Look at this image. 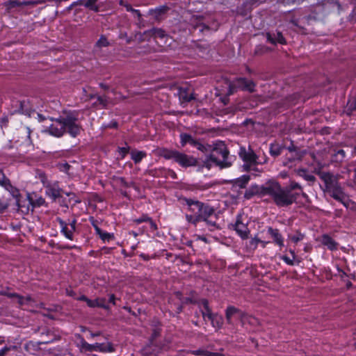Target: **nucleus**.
Wrapping results in <instances>:
<instances>
[{
  "instance_id": "nucleus-1",
  "label": "nucleus",
  "mask_w": 356,
  "mask_h": 356,
  "mask_svg": "<svg viewBox=\"0 0 356 356\" xmlns=\"http://www.w3.org/2000/svg\"><path fill=\"white\" fill-rule=\"evenodd\" d=\"M261 193L272 197L273 202L278 207H286L293 204L297 198L298 194L291 192L290 190L283 188L276 181L267 183L261 188Z\"/></svg>"
},
{
  "instance_id": "nucleus-2",
  "label": "nucleus",
  "mask_w": 356,
  "mask_h": 356,
  "mask_svg": "<svg viewBox=\"0 0 356 356\" xmlns=\"http://www.w3.org/2000/svg\"><path fill=\"white\" fill-rule=\"evenodd\" d=\"M321 178L325 182L327 193L335 200L340 201L345 207H348L350 200L336 181L335 177L330 173H324L322 175Z\"/></svg>"
},
{
  "instance_id": "nucleus-3",
  "label": "nucleus",
  "mask_w": 356,
  "mask_h": 356,
  "mask_svg": "<svg viewBox=\"0 0 356 356\" xmlns=\"http://www.w3.org/2000/svg\"><path fill=\"white\" fill-rule=\"evenodd\" d=\"M77 337L79 339V341L77 342L76 346L82 353L93 351L112 353L114 351V348L110 342L90 344L87 343L80 334H78Z\"/></svg>"
},
{
  "instance_id": "nucleus-4",
  "label": "nucleus",
  "mask_w": 356,
  "mask_h": 356,
  "mask_svg": "<svg viewBox=\"0 0 356 356\" xmlns=\"http://www.w3.org/2000/svg\"><path fill=\"white\" fill-rule=\"evenodd\" d=\"M62 119L63 124H65V132L67 131L72 137H76L80 134L82 127L78 120V114L76 113H69L65 117H63Z\"/></svg>"
},
{
  "instance_id": "nucleus-5",
  "label": "nucleus",
  "mask_w": 356,
  "mask_h": 356,
  "mask_svg": "<svg viewBox=\"0 0 356 356\" xmlns=\"http://www.w3.org/2000/svg\"><path fill=\"white\" fill-rule=\"evenodd\" d=\"M163 156L167 159L173 160L183 167L193 166L197 163L195 158L177 151H166L164 152Z\"/></svg>"
},
{
  "instance_id": "nucleus-6",
  "label": "nucleus",
  "mask_w": 356,
  "mask_h": 356,
  "mask_svg": "<svg viewBox=\"0 0 356 356\" xmlns=\"http://www.w3.org/2000/svg\"><path fill=\"white\" fill-rule=\"evenodd\" d=\"M186 202L191 213H186V218L188 222L195 225L197 222L200 221L199 216L202 213L203 204L192 200H187Z\"/></svg>"
},
{
  "instance_id": "nucleus-7",
  "label": "nucleus",
  "mask_w": 356,
  "mask_h": 356,
  "mask_svg": "<svg viewBox=\"0 0 356 356\" xmlns=\"http://www.w3.org/2000/svg\"><path fill=\"white\" fill-rule=\"evenodd\" d=\"M218 147L216 148L211 154V157L222 168L229 166V163L226 161L228 156V152L225 144L220 143L218 144Z\"/></svg>"
},
{
  "instance_id": "nucleus-8",
  "label": "nucleus",
  "mask_w": 356,
  "mask_h": 356,
  "mask_svg": "<svg viewBox=\"0 0 356 356\" xmlns=\"http://www.w3.org/2000/svg\"><path fill=\"white\" fill-rule=\"evenodd\" d=\"M227 84L228 85L229 88L227 92V95H229L234 92L235 88L250 92L253 91L254 88V84L252 81L243 78L237 79L232 83H227Z\"/></svg>"
},
{
  "instance_id": "nucleus-9",
  "label": "nucleus",
  "mask_w": 356,
  "mask_h": 356,
  "mask_svg": "<svg viewBox=\"0 0 356 356\" xmlns=\"http://www.w3.org/2000/svg\"><path fill=\"white\" fill-rule=\"evenodd\" d=\"M45 132L55 136L60 137L65 133V124H63L62 118L51 120L49 126L44 127Z\"/></svg>"
},
{
  "instance_id": "nucleus-10",
  "label": "nucleus",
  "mask_w": 356,
  "mask_h": 356,
  "mask_svg": "<svg viewBox=\"0 0 356 356\" xmlns=\"http://www.w3.org/2000/svg\"><path fill=\"white\" fill-rule=\"evenodd\" d=\"M41 181L46 188V194L52 200L60 196V188L57 181L49 182L44 175H41Z\"/></svg>"
},
{
  "instance_id": "nucleus-11",
  "label": "nucleus",
  "mask_w": 356,
  "mask_h": 356,
  "mask_svg": "<svg viewBox=\"0 0 356 356\" xmlns=\"http://www.w3.org/2000/svg\"><path fill=\"white\" fill-rule=\"evenodd\" d=\"M60 227V232L69 240H73L74 232L75 231L76 220H72L70 223H66L60 218L58 219Z\"/></svg>"
},
{
  "instance_id": "nucleus-12",
  "label": "nucleus",
  "mask_w": 356,
  "mask_h": 356,
  "mask_svg": "<svg viewBox=\"0 0 356 356\" xmlns=\"http://www.w3.org/2000/svg\"><path fill=\"white\" fill-rule=\"evenodd\" d=\"M239 156L242 159V160L246 163L245 166L247 168H250L251 165H254L257 163V156L254 154V152L250 149H246L245 147H241L239 151Z\"/></svg>"
},
{
  "instance_id": "nucleus-13",
  "label": "nucleus",
  "mask_w": 356,
  "mask_h": 356,
  "mask_svg": "<svg viewBox=\"0 0 356 356\" xmlns=\"http://www.w3.org/2000/svg\"><path fill=\"white\" fill-rule=\"evenodd\" d=\"M234 229L242 238H245L248 237L249 230L247 226V223L243 222L241 216H238L237 217L236 223L234 225Z\"/></svg>"
},
{
  "instance_id": "nucleus-14",
  "label": "nucleus",
  "mask_w": 356,
  "mask_h": 356,
  "mask_svg": "<svg viewBox=\"0 0 356 356\" xmlns=\"http://www.w3.org/2000/svg\"><path fill=\"white\" fill-rule=\"evenodd\" d=\"M0 185L8 191L13 197H17L18 196V190L10 184V181L6 178L1 170H0Z\"/></svg>"
},
{
  "instance_id": "nucleus-15",
  "label": "nucleus",
  "mask_w": 356,
  "mask_h": 356,
  "mask_svg": "<svg viewBox=\"0 0 356 356\" xmlns=\"http://www.w3.org/2000/svg\"><path fill=\"white\" fill-rule=\"evenodd\" d=\"M4 294L8 297L11 298L14 303H17L20 306L31 305L32 302V300L30 297H22L17 294L11 293H5Z\"/></svg>"
},
{
  "instance_id": "nucleus-16",
  "label": "nucleus",
  "mask_w": 356,
  "mask_h": 356,
  "mask_svg": "<svg viewBox=\"0 0 356 356\" xmlns=\"http://www.w3.org/2000/svg\"><path fill=\"white\" fill-rule=\"evenodd\" d=\"M319 241L322 245L326 246L329 250H334L337 248V243L327 234L323 235L320 238Z\"/></svg>"
},
{
  "instance_id": "nucleus-17",
  "label": "nucleus",
  "mask_w": 356,
  "mask_h": 356,
  "mask_svg": "<svg viewBox=\"0 0 356 356\" xmlns=\"http://www.w3.org/2000/svg\"><path fill=\"white\" fill-rule=\"evenodd\" d=\"M202 210V213L199 216L200 221H205L207 223L211 224V222L208 220V218L213 214L214 209L212 207L203 204Z\"/></svg>"
},
{
  "instance_id": "nucleus-18",
  "label": "nucleus",
  "mask_w": 356,
  "mask_h": 356,
  "mask_svg": "<svg viewBox=\"0 0 356 356\" xmlns=\"http://www.w3.org/2000/svg\"><path fill=\"white\" fill-rule=\"evenodd\" d=\"M17 349L16 346L6 345L0 349V356H17Z\"/></svg>"
},
{
  "instance_id": "nucleus-19",
  "label": "nucleus",
  "mask_w": 356,
  "mask_h": 356,
  "mask_svg": "<svg viewBox=\"0 0 356 356\" xmlns=\"http://www.w3.org/2000/svg\"><path fill=\"white\" fill-rule=\"evenodd\" d=\"M268 233L273 238L274 242L277 244L279 246H284V239L281 234L279 233L277 229H273L272 227H269L268 229Z\"/></svg>"
},
{
  "instance_id": "nucleus-20",
  "label": "nucleus",
  "mask_w": 356,
  "mask_h": 356,
  "mask_svg": "<svg viewBox=\"0 0 356 356\" xmlns=\"http://www.w3.org/2000/svg\"><path fill=\"white\" fill-rule=\"evenodd\" d=\"M289 252L291 254V257L282 256V259L288 265L293 266L295 264H298L300 262V260L297 258L295 252L290 250Z\"/></svg>"
},
{
  "instance_id": "nucleus-21",
  "label": "nucleus",
  "mask_w": 356,
  "mask_h": 356,
  "mask_svg": "<svg viewBox=\"0 0 356 356\" xmlns=\"http://www.w3.org/2000/svg\"><path fill=\"white\" fill-rule=\"evenodd\" d=\"M86 303L90 307H102L107 308V306L105 304L104 298H96L95 300H90L88 298Z\"/></svg>"
},
{
  "instance_id": "nucleus-22",
  "label": "nucleus",
  "mask_w": 356,
  "mask_h": 356,
  "mask_svg": "<svg viewBox=\"0 0 356 356\" xmlns=\"http://www.w3.org/2000/svg\"><path fill=\"white\" fill-rule=\"evenodd\" d=\"M267 39L269 42H270L272 44L275 43H280V44H284L285 40L282 35V34L280 32H277L275 34L271 35L270 34H267Z\"/></svg>"
},
{
  "instance_id": "nucleus-23",
  "label": "nucleus",
  "mask_w": 356,
  "mask_h": 356,
  "mask_svg": "<svg viewBox=\"0 0 356 356\" xmlns=\"http://www.w3.org/2000/svg\"><path fill=\"white\" fill-rule=\"evenodd\" d=\"M96 1L97 0H81L80 4L91 10L97 12L98 6L96 5Z\"/></svg>"
},
{
  "instance_id": "nucleus-24",
  "label": "nucleus",
  "mask_w": 356,
  "mask_h": 356,
  "mask_svg": "<svg viewBox=\"0 0 356 356\" xmlns=\"http://www.w3.org/2000/svg\"><path fill=\"white\" fill-rule=\"evenodd\" d=\"M131 159L136 163L141 161L146 156V153L143 151H134L131 153Z\"/></svg>"
},
{
  "instance_id": "nucleus-25",
  "label": "nucleus",
  "mask_w": 356,
  "mask_h": 356,
  "mask_svg": "<svg viewBox=\"0 0 356 356\" xmlns=\"http://www.w3.org/2000/svg\"><path fill=\"white\" fill-rule=\"evenodd\" d=\"M195 355H202V356H223L220 353L211 352L204 349L197 350L193 352Z\"/></svg>"
},
{
  "instance_id": "nucleus-26",
  "label": "nucleus",
  "mask_w": 356,
  "mask_h": 356,
  "mask_svg": "<svg viewBox=\"0 0 356 356\" xmlns=\"http://www.w3.org/2000/svg\"><path fill=\"white\" fill-rule=\"evenodd\" d=\"M95 229L97 234L99 235L100 238L103 241H109L111 238H113V235L102 231L97 226L95 225Z\"/></svg>"
},
{
  "instance_id": "nucleus-27",
  "label": "nucleus",
  "mask_w": 356,
  "mask_h": 356,
  "mask_svg": "<svg viewBox=\"0 0 356 356\" xmlns=\"http://www.w3.org/2000/svg\"><path fill=\"white\" fill-rule=\"evenodd\" d=\"M260 239L257 237V236H255L254 238H251V240L249 241L248 244V247L250 250H255L259 244Z\"/></svg>"
},
{
  "instance_id": "nucleus-28",
  "label": "nucleus",
  "mask_w": 356,
  "mask_h": 356,
  "mask_svg": "<svg viewBox=\"0 0 356 356\" xmlns=\"http://www.w3.org/2000/svg\"><path fill=\"white\" fill-rule=\"evenodd\" d=\"M281 147L277 144H271L270 153L272 156H277L281 154Z\"/></svg>"
},
{
  "instance_id": "nucleus-29",
  "label": "nucleus",
  "mask_w": 356,
  "mask_h": 356,
  "mask_svg": "<svg viewBox=\"0 0 356 356\" xmlns=\"http://www.w3.org/2000/svg\"><path fill=\"white\" fill-rule=\"evenodd\" d=\"M209 318H211V323L213 325V326L216 328V329H218L221 327L222 325V320L220 317H218V316H209Z\"/></svg>"
},
{
  "instance_id": "nucleus-30",
  "label": "nucleus",
  "mask_w": 356,
  "mask_h": 356,
  "mask_svg": "<svg viewBox=\"0 0 356 356\" xmlns=\"http://www.w3.org/2000/svg\"><path fill=\"white\" fill-rule=\"evenodd\" d=\"M237 309L234 307H229L226 311V317L227 321H231L232 317L236 313Z\"/></svg>"
},
{
  "instance_id": "nucleus-31",
  "label": "nucleus",
  "mask_w": 356,
  "mask_h": 356,
  "mask_svg": "<svg viewBox=\"0 0 356 356\" xmlns=\"http://www.w3.org/2000/svg\"><path fill=\"white\" fill-rule=\"evenodd\" d=\"M334 161L337 162L342 161L345 157V152L343 149H339L334 156Z\"/></svg>"
},
{
  "instance_id": "nucleus-32",
  "label": "nucleus",
  "mask_w": 356,
  "mask_h": 356,
  "mask_svg": "<svg viewBox=\"0 0 356 356\" xmlns=\"http://www.w3.org/2000/svg\"><path fill=\"white\" fill-rule=\"evenodd\" d=\"M129 151V147L128 146L119 147L118 149V154L120 156V159H124V156L128 154Z\"/></svg>"
},
{
  "instance_id": "nucleus-33",
  "label": "nucleus",
  "mask_w": 356,
  "mask_h": 356,
  "mask_svg": "<svg viewBox=\"0 0 356 356\" xmlns=\"http://www.w3.org/2000/svg\"><path fill=\"white\" fill-rule=\"evenodd\" d=\"M180 140H181V145L184 146L188 143L189 140H191V136H190L187 134H181L180 135Z\"/></svg>"
},
{
  "instance_id": "nucleus-34",
  "label": "nucleus",
  "mask_w": 356,
  "mask_h": 356,
  "mask_svg": "<svg viewBox=\"0 0 356 356\" xmlns=\"http://www.w3.org/2000/svg\"><path fill=\"white\" fill-rule=\"evenodd\" d=\"M135 221L138 224L141 223V222H145V221H149L150 225H151V227L152 228H154V229L156 228V225L147 217H143V218L136 219Z\"/></svg>"
},
{
  "instance_id": "nucleus-35",
  "label": "nucleus",
  "mask_w": 356,
  "mask_h": 356,
  "mask_svg": "<svg viewBox=\"0 0 356 356\" xmlns=\"http://www.w3.org/2000/svg\"><path fill=\"white\" fill-rule=\"evenodd\" d=\"M249 181V176L243 175L241 178L237 181V184L241 187H244Z\"/></svg>"
},
{
  "instance_id": "nucleus-36",
  "label": "nucleus",
  "mask_w": 356,
  "mask_h": 356,
  "mask_svg": "<svg viewBox=\"0 0 356 356\" xmlns=\"http://www.w3.org/2000/svg\"><path fill=\"white\" fill-rule=\"evenodd\" d=\"M108 42L107 39L104 36L100 37V38L97 42V45L99 47H106L108 45Z\"/></svg>"
},
{
  "instance_id": "nucleus-37",
  "label": "nucleus",
  "mask_w": 356,
  "mask_h": 356,
  "mask_svg": "<svg viewBox=\"0 0 356 356\" xmlns=\"http://www.w3.org/2000/svg\"><path fill=\"white\" fill-rule=\"evenodd\" d=\"M30 3H31V2H30V1L21 2V1H10L9 4H10V7H15V6H22V5H28Z\"/></svg>"
},
{
  "instance_id": "nucleus-38",
  "label": "nucleus",
  "mask_w": 356,
  "mask_h": 356,
  "mask_svg": "<svg viewBox=\"0 0 356 356\" xmlns=\"http://www.w3.org/2000/svg\"><path fill=\"white\" fill-rule=\"evenodd\" d=\"M70 168V166L67 163H60L58 165L59 170L65 172H68Z\"/></svg>"
},
{
  "instance_id": "nucleus-39",
  "label": "nucleus",
  "mask_w": 356,
  "mask_h": 356,
  "mask_svg": "<svg viewBox=\"0 0 356 356\" xmlns=\"http://www.w3.org/2000/svg\"><path fill=\"white\" fill-rule=\"evenodd\" d=\"M286 189L290 190L291 192H292L294 189H301V186L296 182H291L290 185L288 187L285 188Z\"/></svg>"
},
{
  "instance_id": "nucleus-40",
  "label": "nucleus",
  "mask_w": 356,
  "mask_h": 356,
  "mask_svg": "<svg viewBox=\"0 0 356 356\" xmlns=\"http://www.w3.org/2000/svg\"><path fill=\"white\" fill-rule=\"evenodd\" d=\"M348 109L353 110L356 108V99L349 100L347 104Z\"/></svg>"
},
{
  "instance_id": "nucleus-41",
  "label": "nucleus",
  "mask_w": 356,
  "mask_h": 356,
  "mask_svg": "<svg viewBox=\"0 0 356 356\" xmlns=\"http://www.w3.org/2000/svg\"><path fill=\"white\" fill-rule=\"evenodd\" d=\"M8 204L0 200V213L3 212L8 207Z\"/></svg>"
},
{
  "instance_id": "nucleus-42",
  "label": "nucleus",
  "mask_w": 356,
  "mask_h": 356,
  "mask_svg": "<svg viewBox=\"0 0 356 356\" xmlns=\"http://www.w3.org/2000/svg\"><path fill=\"white\" fill-rule=\"evenodd\" d=\"M302 238H303V236L301 234H298V235H296V236H293L291 237V240L294 243L298 242L299 241L302 240Z\"/></svg>"
},
{
  "instance_id": "nucleus-43",
  "label": "nucleus",
  "mask_w": 356,
  "mask_h": 356,
  "mask_svg": "<svg viewBox=\"0 0 356 356\" xmlns=\"http://www.w3.org/2000/svg\"><path fill=\"white\" fill-rule=\"evenodd\" d=\"M97 101L99 102V104L102 105V106H105L106 104V100L103 97H98Z\"/></svg>"
},
{
  "instance_id": "nucleus-44",
  "label": "nucleus",
  "mask_w": 356,
  "mask_h": 356,
  "mask_svg": "<svg viewBox=\"0 0 356 356\" xmlns=\"http://www.w3.org/2000/svg\"><path fill=\"white\" fill-rule=\"evenodd\" d=\"M202 304L203 305V306H204V309H205L206 312H207V313H209V312H210V311H209V306H208V302H207V300H202Z\"/></svg>"
},
{
  "instance_id": "nucleus-45",
  "label": "nucleus",
  "mask_w": 356,
  "mask_h": 356,
  "mask_svg": "<svg viewBox=\"0 0 356 356\" xmlns=\"http://www.w3.org/2000/svg\"><path fill=\"white\" fill-rule=\"evenodd\" d=\"M305 179L306 180H307V181H313L315 179L314 177L312 175H305Z\"/></svg>"
},
{
  "instance_id": "nucleus-46",
  "label": "nucleus",
  "mask_w": 356,
  "mask_h": 356,
  "mask_svg": "<svg viewBox=\"0 0 356 356\" xmlns=\"http://www.w3.org/2000/svg\"><path fill=\"white\" fill-rule=\"evenodd\" d=\"M188 143L191 144L193 146H195L197 144V142L192 137H191V140H189Z\"/></svg>"
},
{
  "instance_id": "nucleus-47",
  "label": "nucleus",
  "mask_w": 356,
  "mask_h": 356,
  "mask_svg": "<svg viewBox=\"0 0 356 356\" xmlns=\"http://www.w3.org/2000/svg\"><path fill=\"white\" fill-rule=\"evenodd\" d=\"M76 299L79 300L85 301L86 302L88 298L85 296H81L78 297Z\"/></svg>"
},
{
  "instance_id": "nucleus-48",
  "label": "nucleus",
  "mask_w": 356,
  "mask_h": 356,
  "mask_svg": "<svg viewBox=\"0 0 356 356\" xmlns=\"http://www.w3.org/2000/svg\"><path fill=\"white\" fill-rule=\"evenodd\" d=\"M115 296L113 294L111 295L110 297H109V302L114 305L115 304Z\"/></svg>"
},
{
  "instance_id": "nucleus-49",
  "label": "nucleus",
  "mask_w": 356,
  "mask_h": 356,
  "mask_svg": "<svg viewBox=\"0 0 356 356\" xmlns=\"http://www.w3.org/2000/svg\"><path fill=\"white\" fill-rule=\"evenodd\" d=\"M126 8H127V10H128V11H129V10H132V11H134V12H135V13H138V14L139 15V13H138V10H132V9H131V8L129 6H128V5H127V6H126Z\"/></svg>"
},
{
  "instance_id": "nucleus-50",
  "label": "nucleus",
  "mask_w": 356,
  "mask_h": 356,
  "mask_svg": "<svg viewBox=\"0 0 356 356\" xmlns=\"http://www.w3.org/2000/svg\"><path fill=\"white\" fill-rule=\"evenodd\" d=\"M259 244L261 245L262 248H265L267 242L260 240Z\"/></svg>"
},
{
  "instance_id": "nucleus-51",
  "label": "nucleus",
  "mask_w": 356,
  "mask_h": 356,
  "mask_svg": "<svg viewBox=\"0 0 356 356\" xmlns=\"http://www.w3.org/2000/svg\"><path fill=\"white\" fill-rule=\"evenodd\" d=\"M157 10H160V11H163L165 10V7H161V8H158Z\"/></svg>"
},
{
  "instance_id": "nucleus-52",
  "label": "nucleus",
  "mask_w": 356,
  "mask_h": 356,
  "mask_svg": "<svg viewBox=\"0 0 356 356\" xmlns=\"http://www.w3.org/2000/svg\"><path fill=\"white\" fill-rule=\"evenodd\" d=\"M26 134H28L27 136L29 137V136H30V130L28 128L26 129Z\"/></svg>"
},
{
  "instance_id": "nucleus-53",
  "label": "nucleus",
  "mask_w": 356,
  "mask_h": 356,
  "mask_svg": "<svg viewBox=\"0 0 356 356\" xmlns=\"http://www.w3.org/2000/svg\"><path fill=\"white\" fill-rule=\"evenodd\" d=\"M354 17L356 19V8L354 10Z\"/></svg>"
},
{
  "instance_id": "nucleus-54",
  "label": "nucleus",
  "mask_w": 356,
  "mask_h": 356,
  "mask_svg": "<svg viewBox=\"0 0 356 356\" xmlns=\"http://www.w3.org/2000/svg\"><path fill=\"white\" fill-rule=\"evenodd\" d=\"M67 293L69 296H72V293L70 291H67Z\"/></svg>"
}]
</instances>
